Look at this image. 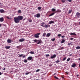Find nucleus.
<instances>
[{
  "instance_id": "ddd939ff",
  "label": "nucleus",
  "mask_w": 80,
  "mask_h": 80,
  "mask_svg": "<svg viewBox=\"0 0 80 80\" xmlns=\"http://www.w3.org/2000/svg\"><path fill=\"white\" fill-rule=\"evenodd\" d=\"M24 40H25V39L23 38H22L19 40V42H23Z\"/></svg>"
},
{
  "instance_id": "7c9ffc66",
  "label": "nucleus",
  "mask_w": 80,
  "mask_h": 80,
  "mask_svg": "<svg viewBox=\"0 0 80 80\" xmlns=\"http://www.w3.org/2000/svg\"><path fill=\"white\" fill-rule=\"evenodd\" d=\"M7 18H8V19H9V20H11V18H9L8 17H7Z\"/></svg>"
},
{
  "instance_id": "aec40b11",
  "label": "nucleus",
  "mask_w": 80,
  "mask_h": 80,
  "mask_svg": "<svg viewBox=\"0 0 80 80\" xmlns=\"http://www.w3.org/2000/svg\"><path fill=\"white\" fill-rule=\"evenodd\" d=\"M76 49H80V46H78L76 47Z\"/></svg>"
},
{
  "instance_id": "e433bc0d",
  "label": "nucleus",
  "mask_w": 80,
  "mask_h": 80,
  "mask_svg": "<svg viewBox=\"0 0 80 80\" xmlns=\"http://www.w3.org/2000/svg\"><path fill=\"white\" fill-rule=\"evenodd\" d=\"M58 37H61V34H59L58 35Z\"/></svg>"
},
{
  "instance_id": "37998d69",
  "label": "nucleus",
  "mask_w": 80,
  "mask_h": 80,
  "mask_svg": "<svg viewBox=\"0 0 80 80\" xmlns=\"http://www.w3.org/2000/svg\"><path fill=\"white\" fill-rule=\"evenodd\" d=\"M23 54H21L19 56V57H22V56H23Z\"/></svg>"
},
{
  "instance_id": "2eb2a0df",
  "label": "nucleus",
  "mask_w": 80,
  "mask_h": 80,
  "mask_svg": "<svg viewBox=\"0 0 80 80\" xmlns=\"http://www.w3.org/2000/svg\"><path fill=\"white\" fill-rule=\"evenodd\" d=\"M0 12L1 13H3L5 11H4L3 9H1L0 10Z\"/></svg>"
},
{
  "instance_id": "2f4dec72",
  "label": "nucleus",
  "mask_w": 80,
  "mask_h": 80,
  "mask_svg": "<svg viewBox=\"0 0 80 80\" xmlns=\"http://www.w3.org/2000/svg\"><path fill=\"white\" fill-rule=\"evenodd\" d=\"M66 60V57L64 58L63 59V61H65Z\"/></svg>"
},
{
  "instance_id": "8fccbe9b",
  "label": "nucleus",
  "mask_w": 80,
  "mask_h": 80,
  "mask_svg": "<svg viewBox=\"0 0 80 80\" xmlns=\"http://www.w3.org/2000/svg\"><path fill=\"white\" fill-rule=\"evenodd\" d=\"M68 45H70V43H68Z\"/></svg>"
},
{
  "instance_id": "79ce46f5",
  "label": "nucleus",
  "mask_w": 80,
  "mask_h": 80,
  "mask_svg": "<svg viewBox=\"0 0 80 80\" xmlns=\"http://www.w3.org/2000/svg\"><path fill=\"white\" fill-rule=\"evenodd\" d=\"M42 25H45V23L42 22V23H41Z\"/></svg>"
},
{
  "instance_id": "412c9836",
  "label": "nucleus",
  "mask_w": 80,
  "mask_h": 80,
  "mask_svg": "<svg viewBox=\"0 0 80 80\" xmlns=\"http://www.w3.org/2000/svg\"><path fill=\"white\" fill-rule=\"evenodd\" d=\"M65 42V40H62L61 41V43H64Z\"/></svg>"
},
{
  "instance_id": "393cba45",
  "label": "nucleus",
  "mask_w": 80,
  "mask_h": 80,
  "mask_svg": "<svg viewBox=\"0 0 80 80\" xmlns=\"http://www.w3.org/2000/svg\"><path fill=\"white\" fill-rule=\"evenodd\" d=\"M45 35H46V33H44L42 35L43 37H45Z\"/></svg>"
},
{
  "instance_id": "c756f323",
  "label": "nucleus",
  "mask_w": 80,
  "mask_h": 80,
  "mask_svg": "<svg viewBox=\"0 0 80 80\" xmlns=\"http://www.w3.org/2000/svg\"><path fill=\"white\" fill-rule=\"evenodd\" d=\"M57 12H61V10H58L57 11Z\"/></svg>"
},
{
  "instance_id": "bf43d9fd",
  "label": "nucleus",
  "mask_w": 80,
  "mask_h": 80,
  "mask_svg": "<svg viewBox=\"0 0 80 80\" xmlns=\"http://www.w3.org/2000/svg\"><path fill=\"white\" fill-rule=\"evenodd\" d=\"M54 75H56V73H55Z\"/></svg>"
},
{
  "instance_id": "1a4fd4ad",
  "label": "nucleus",
  "mask_w": 80,
  "mask_h": 80,
  "mask_svg": "<svg viewBox=\"0 0 80 80\" xmlns=\"http://www.w3.org/2000/svg\"><path fill=\"white\" fill-rule=\"evenodd\" d=\"M7 42L8 43H12V41L10 39H8L7 40Z\"/></svg>"
},
{
  "instance_id": "6ab92c4d",
  "label": "nucleus",
  "mask_w": 80,
  "mask_h": 80,
  "mask_svg": "<svg viewBox=\"0 0 80 80\" xmlns=\"http://www.w3.org/2000/svg\"><path fill=\"white\" fill-rule=\"evenodd\" d=\"M55 14V13L54 12H53L52 13V14H51L50 15H49V16H52V15H54Z\"/></svg>"
},
{
  "instance_id": "6e6552de",
  "label": "nucleus",
  "mask_w": 80,
  "mask_h": 80,
  "mask_svg": "<svg viewBox=\"0 0 80 80\" xmlns=\"http://www.w3.org/2000/svg\"><path fill=\"white\" fill-rule=\"evenodd\" d=\"M32 57H29L28 58V60H32Z\"/></svg>"
},
{
  "instance_id": "a19ab883",
  "label": "nucleus",
  "mask_w": 80,
  "mask_h": 80,
  "mask_svg": "<svg viewBox=\"0 0 80 80\" xmlns=\"http://www.w3.org/2000/svg\"><path fill=\"white\" fill-rule=\"evenodd\" d=\"M29 22H32V20L31 19L29 20Z\"/></svg>"
},
{
  "instance_id": "c03bdc74",
  "label": "nucleus",
  "mask_w": 80,
  "mask_h": 80,
  "mask_svg": "<svg viewBox=\"0 0 80 80\" xmlns=\"http://www.w3.org/2000/svg\"><path fill=\"white\" fill-rule=\"evenodd\" d=\"M71 40H73V38H70Z\"/></svg>"
},
{
  "instance_id": "f3484780",
  "label": "nucleus",
  "mask_w": 80,
  "mask_h": 80,
  "mask_svg": "<svg viewBox=\"0 0 80 80\" xmlns=\"http://www.w3.org/2000/svg\"><path fill=\"white\" fill-rule=\"evenodd\" d=\"M75 66H76V64H75V63H73L72 65V67H75Z\"/></svg>"
},
{
  "instance_id": "bb28decb",
  "label": "nucleus",
  "mask_w": 80,
  "mask_h": 80,
  "mask_svg": "<svg viewBox=\"0 0 80 80\" xmlns=\"http://www.w3.org/2000/svg\"><path fill=\"white\" fill-rule=\"evenodd\" d=\"M61 1L62 3H65V0H61Z\"/></svg>"
},
{
  "instance_id": "f8f14e48",
  "label": "nucleus",
  "mask_w": 80,
  "mask_h": 80,
  "mask_svg": "<svg viewBox=\"0 0 80 80\" xmlns=\"http://www.w3.org/2000/svg\"><path fill=\"white\" fill-rule=\"evenodd\" d=\"M50 35H51V34H50V33H48L47 34L46 37H49Z\"/></svg>"
},
{
  "instance_id": "f704fd0d",
  "label": "nucleus",
  "mask_w": 80,
  "mask_h": 80,
  "mask_svg": "<svg viewBox=\"0 0 80 80\" xmlns=\"http://www.w3.org/2000/svg\"><path fill=\"white\" fill-rule=\"evenodd\" d=\"M70 58H68V59H67V62H68L70 61Z\"/></svg>"
},
{
  "instance_id": "6e6d98bb",
  "label": "nucleus",
  "mask_w": 80,
  "mask_h": 80,
  "mask_svg": "<svg viewBox=\"0 0 80 80\" xmlns=\"http://www.w3.org/2000/svg\"><path fill=\"white\" fill-rule=\"evenodd\" d=\"M2 75V73L0 72V75Z\"/></svg>"
},
{
  "instance_id": "a18cd8bd",
  "label": "nucleus",
  "mask_w": 80,
  "mask_h": 80,
  "mask_svg": "<svg viewBox=\"0 0 80 80\" xmlns=\"http://www.w3.org/2000/svg\"><path fill=\"white\" fill-rule=\"evenodd\" d=\"M65 73H66L67 75H68V72H66Z\"/></svg>"
},
{
  "instance_id": "f03ea898",
  "label": "nucleus",
  "mask_w": 80,
  "mask_h": 80,
  "mask_svg": "<svg viewBox=\"0 0 80 80\" xmlns=\"http://www.w3.org/2000/svg\"><path fill=\"white\" fill-rule=\"evenodd\" d=\"M33 41L35 42H36L37 44H40L41 43V41L40 40H33Z\"/></svg>"
},
{
  "instance_id": "a878e982",
  "label": "nucleus",
  "mask_w": 80,
  "mask_h": 80,
  "mask_svg": "<svg viewBox=\"0 0 80 80\" xmlns=\"http://www.w3.org/2000/svg\"><path fill=\"white\" fill-rule=\"evenodd\" d=\"M30 53L31 54H34V52L32 51H31L30 52Z\"/></svg>"
},
{
  "instance_id": "5fc2aeb1",
  "label": "nucleus",
  "mask_w": 80,
  "mask_h": 80,
  "mask_svg": "<svg viewBox=\"0 0 80 80\" xmlns=\"http://www.w3.org/2000/svg\"><path fill=\"white\" fill-rule=\"evenodd\" d=\"M18 47H19V46H17V48H18Z\"/></svg>"
},
{
  "instance_id": "473e14b6",
  "label": "nucleus",
  "mask_w": 80,
  "mask_h": 80,
  "mask_svg": "<svg viewBox=\"0 0 80 80\" xmlns=\"http://www.w3.org/2000/svg\"><path fill=\"white\" fill-rule=\"evenodd\" d=\"M28 61L27 60H25L24 61V62H25V63H27V62Z\"/></svg>"
},
{
  "instance_id": "de8ad7c7",
  "label": "nucleus",
  "mask_w": 80,
  "mask_h": 80,
  "mask_svg": "<svg viewBox=\"0 0 80 80\" xmlns=\"http://www.w3.org/2000/svg\"><path fill=\"white\" fill-rule=\"evenodd\" d=\"M28 74H29V73H28V72L26 73H25L26 75H28Z\"/></svg>"
},
{
  "instance_id": "39448f33",
  "label": "nucleus",
  "mask_w": 80,
  "mask_h": 80,
  "mask_svg": "<svg viewBox=\"0 0 80 80\" xmlns=\"http://www.w3.org/2000/svg\"><path fill=\"white\" fill-rule=\"evenodd\" d=\"M50 27V25L49 24H45V25H44V27L45 28H48V27Z\"/></svg>"
},
{
  "instance_id": "c9c22d12",
  "label": "nucleus",
  "mask_w": 80,
  "mask_h": 80,
  "mask_svg": "<svg viewBox=\"0 0 80 80\" xmlns=\"http://www.w3.org/2000/svg\"><path fill=\"white\" fill-rule=\"evenodd\" d=\"M49 56H50V55L49 54L46 55V57H49Z\"/></svg>"
},
{
  "instance_id": "58836bf2",
  "label": "nucleus",
  "mask_w": 80,
  "mask_h": 80,
  "mask_svg": "<svg viewBox=\"0 0 80 80\" xmlns=\"http://www.w3.org/2000/svg\"><path fill=\"white\" fill-rule=\"evenodd\" d=\"M63 48H64V47H62L60 49V50H62V49H64Z\"/></svg>"
},
{
  "instance_id": "680f3d73",
  "label": "nucleus",
  "mask_w": 80,
  "mask_h": 80,
  "mask_svg": "<svg viewBox=\"0 0 80 80\" xmlns=\"http://www.w3.org/2000/svg\"><path fill=\"white\" fill-rule=\"evenodd\" d=\"M79 60H80V58L79 59Z\"/></svg>"
},
{
  "instance_id": "5701e85b",
  "label": "nucleus",
  "mask_w": 80,
  "mask_h": 80,
  "mask_svg": "<svg viewBox=\"0 0 80 80\" xmlns=\"http://www.w3.org/2000/svg\"><path fill=\"white\" fill-rule=\"evenodd\" d=\"M66 1H67V2H72V0H65Z\"/></svg>"
},
{
  "instance_id": "c85d7f7f",
  "label": "nucleus",
  "mask_w": 80,
  "mask_h": 80,
  "mask_svg": "<svg viewBox=\"0 0 80 80\" xmlns=\"http://www.w3.org/2000/svg\"><path fill=\"white\" fill-rule=\"evenodd\" d=\"M51 40H52V41H55V38H54L52 39H51Z\"/></svg>"
},
{
  "instance_id": "ea45409f",
  "label": "nucleus",
  "mask_w": 80,
  "mask_h": 80,
  "mask_svg": "<svg viewBox=\"0 0 80 80\" xmlns=\"http://www.w3.org/2000/svg\"><path fill=\"white\" fill-rule=\"evenodd\" d=\"M54 78H56V79H58V78L56 77L55 76H54Z\"/></svg>"
},
{
  "instance_id": "09e8293b",
  "label": "nucleus",
  "mask_w": 80,
  "mask_h": 80,
  "mask_svg": "<svg viewBox=\"0 0 80 80\" xmlns=\"http://www.w3.org/2000/svg\"><path fill=\"white\" fill-rule=\"evenodd\" d=\"M65 38V36H62V38Z\"/></svg>"
},
{
  "instance_id": "49530a36",
  "label": "nucleus",
  "mask_w": 80,
  "mask_h": 80,
  "mask_svg": "<svg viewBox=\"0 0 80 80\" xmlns=\"http://www.w3.org/2000/svg\"><path fill=\"white\" fill-rule=\"evenodd\" d=\"M25 55H24L23 56H22V58H25Z\"/></svg>"
},
{
  "instance_id": "3c124183",
  "label": "nucleus",
  "mask_w": 80,
  "mask_h": 80,
  "mask_svg": "<svg viewBox=\"0 0 80 80\" xmlns=\"http://www.w3.org/2000/svg\"><path fill=\"white\" fill-rule=\"evenodd\" d=\"M79 76V75L78 74L77 75V77H78Z\"/></svg>"
},
{
  "instance_id": "423d86ee",
  "label": "nucleus",
  "mask_w": 80,
  "mask_h": 80,
  "mask_svg": "<svg viewBox=\"0 0 80 80\" xmlns=\"http://www.w3.org/2000/svg\"><path fill=\"white\" fill-rule=\"evenodd\" d=\"M34 17H37V18H39V17H40V15L39 14H37L35 15L34 16Z\"/></svg>"
},
{
  "instance_id": "052dcab7",
  "label": "nucleus",
  "mask_w": 80,
  "mask_h": 80,
  "mask_svg": "<svg viewBox=\"0 0 80 80\" xmlns=\"http://www.w3.org/2000/svg\"><path fill=\"white\" fill-rule=\"evenodd\" d=\"M79 23L80 25V22H79Z\"/></svg>"
},
{
  "instance_id": "9d476101",
  "label": "nucleus",
  "mask_w": 80,
  "mask_h": 80,
  "mask_svg": "<svg viewBox=\"0 0 80 80\" xmlns=\"http://www.w3.org/2000/svg\"><path fill=\"white\" fill-rule=\"evenodd\" d=\"M54 22H55L53 21H51L48 23V24H52V23H53Z\"/></svg>"
},
{
  "instance_id": "4c0bfd02",
  "label": "nucleus",
  "mask_w": 80,
  "mask_h": 80,
  "mask_svg": "<svg viewBox=\"0 0 80 80\" xmlns=\"http://www.w3.org/2000/svg\"><path fill=\"white\" fill-rule=\"evenodd\" d=\"M39 71H40V69H37V70L36 71V72H39Z\"/></svg>"
},
{
  "instance_id": "4be33fe9",
  "label": "nucleus",
  "mask_w": 80,
  "mask_h": 80,
  "mask_svg": "<svg viewBox=\"0 0 80 80\" xmlns=\"http://www.w3.org/2000/svg\"><path fill=\"white\" fill-rule=\"evenodd\" d=\"M56 63H59V62H60V61L58 60L57 61H55Z\"/></svg>"
},
{
  "instance_id": "4468645a",
  "label": "nucleus",
  "mask_w": 80,
  "mask_h": 80,
  "mask_svg": "<svg viewBox=\"0 0 80 80\" xmlns=\"http://www.w3.org/2000/svg\"><path fill=\"white\" fill-rule=\"evenodd\" d=\"M70 35H76V34L75 33L73 32V33H70Z\"/></svg>"
},
{
  "instance_id": "9b49d317",
  "label": "nucleus",
  "mask_w": 80,
  "mask_h": 80,
  "mask_svg": "<svg viewBox=\"0 0 80 80\" xmlns=\"http://www.w3.org/2000/svg\"><path fill=\"white\" fill-rule=\"evenodd\" d=\"M4 19H3V17L0 18V22H3Z\"/></svg>"
},
{
  "instance_id": "cd10ccee",
  "label": "nucleus",
  "mask_w": 80,
  "mask_h": 80,
  "mask_svg": "<svg viewBox=\"0 0 80 80\" xmlns=\"http://www.w3.org/2000/svg\"><path fill=\"white\" fill-rule=\"evenodd\" d=\"M18 13H21V10H19L18 11Z\"/></svg>"
},
{
  "instance_id": "b1692460",
  "label": "nucleus",
  "mask_w": 80,
  "mask_h": 80,
  "mask_svg": "<svg viewBox=\"0 0 80 80\" xmlns=\"http://www.w3.org/2000/svg\"><path fill=\"white\" fill-rule=\"evenodd\" d=\"M41 8H41V7H38V10H41Z\"/></svg>"
},
{
  "instance_id": "f257e3e1",
  "label": "nucleus",
  "mask_w": 80,
  "mask_h": 80,
  "mask_svg": "<svg viewBox=\"0 0 80 80\" xmlns=\"http://www.w3.org/2000/svg\"><path fill=\"white\" fill-rule=\"evenodd\" d=\"M23 17L22 16H19L17 17L14 18V20L15 23H18L20 22V20H22L23 19Z\"/></svg>"
},
{
  "instance_id": "72a5a7b5",
  "label": "nucleus",
  "mask_w": 80,
  "mask_h": 80,
  "mask_svg": "<svg viewBox=\"0 0 80 80\" xmlns=\"http://www.w3.org/2000/svg\"><path fill=\"white\" fill-rule=\"evenodd\" d=\"M72 10H70L68 12V13H71V12H72Z\"/></svg>"
},
{
  "instance_id": "dca6fc26",
  "label": "nucleus",
  "mask_w": 80,
  "mask_h": 80,
  "mask_svg": "<svg viewBox=\"0 0 80 80\" xmlns=\"http://www.w3.org/2000/svg\"><path fill=\"white\" fill-rule=\"evenodd\" d=\"M10 46H6L5 47V48H6V49H9L10 48Z\"/></svg>"
},
{
  "instance_id": "603ef678",
  "label": "nucleus",
  "mask_w": 80,
  "mask_h": 80,
  "mask_svg": "<svg viewBox=\"0 0 80 80\" xmlns=\"http://www.w3.org/2000/svg\"><path fill=\"white\" fill-rule=\"evenodd\" d=\"M5 68H4L3 69V70H5Z\"/></svg>"
},
{
  "instance_id": "20e7f679",
  "label": "nucleus",
  "mask_w": 80,
  "mask_h": 80,
  "mask_svg": "<svg viewBox=\"0 0 80 80\" xmlns=\"http://www.w3.org/2000/svg\"><path fill=\"white\" fill-rule=\"evenodd\" d=\"M76 16H77V17H78V18H79V17H80V13L78 12H77L76 13Z\"/></svg>"
},
{
  "instance_id": "0eeeda50",
  "label": "nucleus",
  "mask_w": 80,
  "mask_h": 80,
  "mask_svg": "<svg viewBox=\"0 0 80 80\" xmlns=\"http://www.w3.org/2000/svg\"><path fill=\"white\" fill-rule=\"evenodd\" d=\"M55 57H56V55L54 54L53 56L51 57V58H54Z\"/></svg>"
},
{
  "instance_id": "4d7b16f0",
  "label": "nucleus",
  "mask_w": 80,
  "mask_h": 80,
  "mask_svg": "<svg viewBox=\"0 0 80 80\" xmlns=\"http://www.w3.org/2000/svg\"><path fill=\"white\" fill-rule=\"evenodd\" d=\"M1 25H2V24H0V27H1Z\"/></svg>"
},
{
  "instance_id": "a211bd4d",
  "label": "nucleus",
  "mask_w": 80,
  "mask_h": 80,
  "mask_svg": "<svg viewBox=\"0 0 80 80\" xmlns=\"http://www.w3.org/2000/svg\"><path fill=\"white\" fill-rule=\"evenodd\" d=\"M56 11V9L55 8H52V12H55Z\"/></svg>"
},
{
  "instance_id": "13d9d810",
  "label": "nucleus",
  "mask_w": 80,
  "mask_h": 80,
  "mask_svg": "<svg viewBox=\"0 0 80 80\" xmlns=\"http://www.w3.org/2000/svg\"><path fill=\"white\" fill-rule=\"evenodd\" d=\"M79 67H80V64L79 65Z\"/></svg>"
},
{
  "instance_id": "864d4df0",
  "label": "nucleus",
  "mask_w": 80,
  "mask_h": 80,
  "mask_svg": "<svg viewBox=\"0 0 80 80\" xmlns=\"http://www.w3.org/2000/svg\"><path fill=\"white\" fill-rule=\"evenodd\" d=\"M41 26H42V27H44V26L43 25H41Z\"/></svg>"
},
{
  "instance_id": "7ed1b4c3",
  "label": "nucleus",
  "mask_w": 80,
  "mask_h": 80,
  "mask_svg": "<svg viewBox=\"0 0 80 80\" xmlns=\"http://www.w3.org/2000/svg\"><path fill=\"white\" fill-rule=\"evenodd\" d=\"M40 35V33H38L34 35V37H35V38H38V37H39V35Z\"/></svg>"
}]
</instances>
